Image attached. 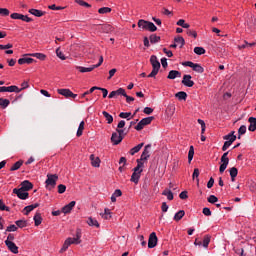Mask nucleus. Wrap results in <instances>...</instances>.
Here are the masks:
<instances>
[{"mask_svg":"<svg viewBox=\"0 0 256 256\" xmlns=\"http://www.w3.org/2000/svg\"><path fill=\"white\" fill-rule=\"evenodd\" d=\"M13 193L17 195L18 199H22L23 201H25V199H29L27 191L21 190V188H14Z\"/></svg>","mask_w":256,"mask_h":256,"instance_id":"9d476101","label":"nucleus"},{"mask_svg":"<svg viewBox=\"0 0 256 256\" xmlns=\"http://www.w3.org/2000/svg\"><path fill=\"white\" fill-rule=\"evenodd\" d=\"M208 203H212L215 204L217 203V201H219V198H217V196L215 195H210L207 199Z\"/></svg>","mask_w":256,"mask_h":256,"instance_id":"6e6d98bb","label":"nucleus"},{"mask_svg":"<svg viewBox=\"0 0 256 256\" xmlns=\"http://www.w3.org/2000/svg\"><path fill=\"white\" fill-rule=\"evenodd\" d=\"M10 17L11 19H20V21H25V23H31V21H33V19L29 18V16L20 13H12Z\"/></svg>","mask_w":256,"mask_h":256,"instance_id":"1a4fd4ad","label":"nucleus"},{"mask_svg":"<svg viewBox=\"0 0 256 256\" xmlns=\"http://www.w3.org/2000/svg\"><path fill=\"white\" fill-rule=\"evenodd\" d=\"M198 123H199V125H201V133L203 135V133H205V129H206L205 121L198 119Z\"/></svg>","mask_w":256,"mask_h":256,"instance_id":"69168bd1","label":"nucleus"},{"mask_svg":"<svg viewBox=\"0 0 256 256\" xmlns=\"http://www.w3.org/2000/svg\"><path fill=\"white\" fill-rule=\"evenodd\" d=\"M102 115L105 117V119L109 125H111V123H113V116L111 114H109L107 111H103Z\"/></svg>","mask_w":256,"mask_h":256,"instance_id":"f704fd0d","label":"nucleus"},{"mask_svg":"<svg viewBox=\"0 0 256 256\" xmlns=\"http://www.w3.org/2000/svg\"><path fill=\"white\" fill-rule=\"evenodd\" d=\"M187 35H189L190 37H194V39H197V32L194 30H188Z\"/></svg>","mask_w":256,"mask_h":256,"instance_id":"774afa93","label":"nucleus"},{"mask_svg":"<svg viewBox=\"0 0 256 256\" xmlns=\"http://www.w3.org/2000/svg\"><path fill=\"white\" fill-rule=\"evenodd\" d=\"M143 145H145V143H140L137 146L133 147L130 150V155H135V153H139L141 149H143Z\"/></svg>","mask_w":256,"mask_h":256,"instance_id":"c85d7f7f","label":"nucleus"},{"mask_svg":"<svg viewBox=\"0 0 256 256\" xmlns=\"http://www.w3.org/2000/svg\"><path fill=\"white\" fill-rule=\"evenodd\" d=\"M177 77H181V72L177 70H171L168 73L167 79H177Z\"/></svg>","mask_w":256,"mask_h":256,"instance_id":"393cba45","label":"nucleus"},{"mask_svg":"<svg viewBox=\"0 0 256 256\" xmlns=\"http://www.w3.org/2000/svg\"><path fill=\"white\" fill-rule=\"evenodd\" d=\"M25 63H26L27 65H31V63H35V59L24 57V58H20V59L18 60V64H19V65H25Z\"/></svg>","mask_w":256,"mask_h":256,"instance_id":"5701e85b","label":"nucleus"},{"mask_svg":"<svg viewBox=\"0 0 256 256\" xmlns=\"http://www.w3.org/2000/svg\"><path fill=\"white\" fill-rule=\"evenodd\" d=\"M21 191H31L33 189V183H31L29 180H24L20 184Z\"/></svg>","mask_w":256,"mask_h":256,"instance_id":"ddd939ff","label":"nucleus"},{"mask_svg":"<svg viewBox=\"0 0 256 256\" xmlns=\"http://www.w3.org/2000/svg\"><path fill=\"white\" fill-rule=\"evenodd\" d=\"M245 133H247V126H240V128L238 129V139H241V135H245Z\"/></svg>","mask_w":256,"mask_h":256,"instance_id":"37998d69","label":"nucleus"},{"mask_svg":"<svg viewBox=\"0 0 256 256\" xmlns=\"http://www.w3.org/2000/svg\"><path fill=\"white\" fill-rule=\"evenodd\" d=\"M21 165H23V160H19L16 163L13 164V166L10 168V171H17L21 169Z\"/></svg>","mask_w":256,"mask_h":256,"instance_id":"58836bf2","label":"nucleus"},{"mask_svg":"<svg viewBox=\"0 0 256 256\" xmlns=\"http://www.w3.org/2000/svg\"><path fill=\"white\" fill-rule=\"evenodd\" d=\"M194 155H195V148L193 146H190V149L188 152V163H191V161H193Z\"/></svg>","mask_w":256,"mask_h":256,"instance_id":"79ce46f5","label":"nucleus"},{"mask_svg":"<svg viewBox=\"0 0 256 256\" xmlns=\"http://www.w3.org/2000/svg\"><path fill=\"white\" fill-rule=\"evenodd\" d=\"M75 205H77V202L71 201L69 204L65 205L62 208V213H64L65 215H67L68 213H71V211H73V208L75 207Z\"/></svg>","mask_w":256,"mask_h":256,"instance_id":"f3484780","label":"nucleus"},{"mask_svg":"<svg viewBox=\"0 0 256 256\" xmlns=\"http://www.w3.org/2000/svg\"><path fill=\"white\" fill-rule=\"evenodd\" d=\"M98 13H100V15H106V13H111V8L102 7L98 10Z\"/></svg>","mask_w":256,"mask_h":256,"instance_id":"8fccbe9b","label":"nucleus"},{"mask_svg":"<svg viewBox=\"0 0 256 256\" xmlns=\"http://www.w3.org/2000/svg\"><path fill=\"white\" fill-rule=\"evenodd\" d=\"M176 45H180V49L185 45V39L182 36H178L174 39Z\"/></svg>","mask_w":256,"mask_h":256,"instance_id":"72a5a7b5","label":"nucleus"},{"mask_svg":"<svg viewBox=\"0 0 256 256\" xmlns=\"http://www.w3.org/2000/svg\"><path fill=\"white\" fill-rule=\"evenodd\" d=\"M76 3L81 7H87L88 9L91 8V4L83 1V0H76Z\"/></svg>","mask_w":256,"mask_h":256,"instance_id":"4d7b16f0","label":"nucleus"},{"mask_svg":"<svg viewBox=\"0 0 256 256\" xmlns=\"http://www.w3.org/2000/svg\"><path fill=\"white\" fill-rule=\"evenodd\" d=\"M97 89H101V88H99L97 86H94V87L90 88V90H88V91H86L82 94V97H87V95L93 93V91H97Z\"/></svg>","mask_w":256,"mask_h":256,"instance_id":"13d9d810","label":"nucleus"},{"mask_svg":"<svg viewBox=\"0 0 256 256\" xmlns=\"http://www.w3.org/2000/svg\"><path fill=\"white\" fill-rule=\"evenodd\" d=\"M153 119H155V117H153V116L143 118V119L135 126L136 131H142V129H143L145 126L151 125V122L153 121Z\"/></svg>","mask_w":256,"mask_h":256,"instance_id":"423d86ee","label":"nucleus"},{"mask_svg":"<svg viewBox=\"0 0 256 256\" xmlns=\"http://www.w3.org/2000/svg\"><path fill=\"white\" fill-rule=\"evenodd\" d=\"M9 9L7 8H0V15H2V17H9Z\"/></svg>","mask_w":256,"mask_h":256,"instance_id":"bf43d9fd","label":"nucleus"},{"mask_svg":"<svg viewBox=\"0 0 256 256\" xmlns=\"http://www.w3.org/2000/svg\"><path fill=\"white\" fill-rule=\"evenodd\" d=\"M85 130V121H81L76 133L77 137H81V135H83V131Z\"/></svg>","mask_w":256,"mask_h":256,"instance_id":"7c9ffc66","label":"nucleus"},{"mask_svg":"<svg viewBox=\"0 0 256 256\" xmlns=\"http://www.w3.org/2000/svg\"><path fill=\"white\" fill-rule=\"evenodd\" d=\"M157 234L155 232H152L148 239V249H154V247H157Z\"/></svg>","mask_w":256,"mask_h":256,"instance_id":"6e6552de","label":"nucleus"},{"mask_svg":"<svg viewBox=\"0 0 256 256\" xmlns=\"http://www.w3.org/2000/svg\"><path fill=\"white\" fill-rule=\"evenodd\" d=\"M37 207H39V203L26 206L24 208V211H26L24 215H29V213H31V211H33L34 209H37Z\"/></svg>","mask_w":256,"mask_h":256,"instance_id":"a878e982","label":"nucleus"},{"mask_svg":"<svg viewBox=\"0 0 256 256\" xmlns=\"http://www.w3.org/2000/svg\"><path fill=\"white\" fill-rule=\"evenodd\" d=\"M209 243H211V236H209V235L204 236L203 247H205V249H207V247H209Z\"/></svg>","mask_w":256,"mask_h":256,"instance_id":"de8ad7c7","label":"nucleus"},{"mask_svg":"<svg viewBox=\"0 0 256 256\" xmlns=\"http://www.w3.org/2000/svg\"><path fill=\"white\" fill-rule=\"evenodd\" d=\"M192 179H196L197 185H199V168H195L192 174Z\"/></svg>","mask_w":256,"mask_h":256,"instance_id":"5fc2aeb1","label":"nucleus"},{"mask_svg":"<svg viewBox=\"0 0 256 256\" xmlns=\"http://www.w3.org/2000/svg\"><path fill=\"white\" fill-rule=\"evenodd\" d=\"M76 69L80 72V73H91V71H93V69H97V66L92 65L91 67H83V66H76Z\"/></svg>","mask_w":256,"mask_h":256,"instance_id":"aec40b11","label":"nucleus"},{"mask_svg":"<svg viewBox=\"0 0 256 256\" xmlns=\"http://www.w3.org/2000/svg\"><path fill=\"white\" fill-rule=\"evenodd\" d=\"M150 63L152 65V71L148 75V77H155L157 73H159V70L161 69V63L159 62V59H157V56L152 55L150 57Z\"/></svg>","mask_w":256,"mask_h":256,"instance_id":"7ed1b4c3","label":"nucleus"},{"mask_svg":"<svg viewBox=\"0 0 256 256\" xmlns=\"http://www.w3.org/2000/svg\"><path fill=\"white\" fill-rule=\"evenodd\" d=\"M15 223L20 229H23V227H27V221L25 220H17Z\"/></svg>","mask_w":256,"mask_h":256,"instance_id":"603ef678","label":"nucleus"},{"mask_svg":"<svg viewBox=\"0 0 256 256\" xmlns=\"http://www.w3.org/2000/svg\"><path fill=\"white\" fill-rule=\"evenodd\" d=\"M149 149H151V144L145 146L144 151L141 154L140 161H147L151 154H149Z\"/></svg>","mask_w":256,"mask_h":256,"instance_id":"dca6fc26","label":"nucleus"},{"mask_svg":"<svg viewBox=\"0 0 256 256\" xmlns=\"http://www.w3.org/2000/svg\"><path fill=\"white\" fill-rule=\"evenodd\" d=\"M58 93L66 98L72 97L75 99L77 97V94H73L69 89H58Z\"/></svg>","mask_w":256,"mask_h":256,"instance_id":"2eb2a0df","label":"nucleus"},{"mask_svg":"<svg viewBox=\"0 0 256 256\" xmlns=\"http://www.w3.org/2000/svg\"><path fill=\"white\" fill-rule=\"evenodd\" d=\"M248 122L250 123L248 130L251 132L256 131V118L255 117H250L248 119Z\"/></svg>","mask_w":256,"mask_h":256,"instance_id":"b1692460","label":"nucleus"},{"mask_svg":"<svg viewBox=\"0 0 256 256\" xmlns=\"http://www.w3.org/2000/svg\"><path fill=\"white\" fill-rule=\"evenodd\" d=\"M194 53H196V55H205V48L195 47L194 48Z\"/></svg>","mask_w":256,"mask_h":256,"instance_id":"3c124183","label":"nucleus"},{"mask_svg":"<svg viewBox=\"0 0 256 256\" xmlns=\"http://www.w3.org/2000/svg\"><path fill=\"white\" fill-rule=\"evenodd\" d=\"M162 195H164L165 197H167L168 201H173V192L171 190H167L165 189L162 192Z\"/></svg>","mask_w":256,"mask_h":256,"instance_id":"4c0bfd02","label":"nucleus"},{"mask_svg":"<svg viewBox=\"0 0 256 256\" xmlns=\"http://www.w3.org/2000/svg\"><path fill=\"white\" fill-rule=\"evenodd\" d=\"M138 27L139 29H143V31H150V33H155V31H157V26H155L153 22L143 19L138 21Z\"/></svg>","mask_w":256,"mask_h":256,"instance_id":"f03ea898","label":"nucleus"},{"mask_svg":"<svg viewBox=\"0 0 256 256\" xmlns=\"http://www.w3.org/2000/svg\"><path fill=\"white\" fill-rule=\"evenodd\" d=\"M0 211H11V209L5 205V202L0 200Z\"/></svg>","mask_w":256,"mask_h":256,"instance_id":"680f3d73","label":"nucleus"},{"mask_svg":"<svg viewBox=\"0 0 256 256\" xmlns=\"http://www.w3.org/2000/svg\"><path fill=\"white\" fill-rule=\"evenodd\" d=\"M87 223L90 227H99V222L95 218H88Z\"/></svg>","mask_w":256,"mask_h":256,"instance_id":"c9c22d12","label":"nucleus"},{"mask_svg":"<svg viewBox=\"0 0 256 256\" xmlns=\"http://www.w3.org/2000/svg\"><path fill=\"white\" fill-rule=\"evenodd\" d=\"M183 67H191L196 73H204L205 69L200 64H195L192 61L182 62Z\"/></svg>","mask_w":256,"mask_h":256,"instance_id":"39448f33","label":"nucleus"},{"mask_svg":"<svg viewBox=\"0 0 256 256\" xmlns=\"http://www.w3.org/2000/svg\"><path fill=\"white\" fill-rule=\"evenodd\" d=\"M117 95H122L123 97H127V92H125V89L119 88L118 90L112 91L109 94V99H113V97H117Z\"/></svg>","mask_w":256,"mask_h":256,"instance_id":"4468645a","label":"nucleus"},{"mask_svg":"<svg viewBox=\"0 0 256 256\" xmlns=\"http://www.w3.org/2000/svg\"><path fill=\"white\" fill-rule=\"evenodd\" d=\"M119 117L121 119H127V121H130V119H133V116L131 117V112H121L119 114ZM129 117H131V118H129Z\"/></svg>","mask_w":256,"mask_h":256,"instance_id":"c03bdc74","label":"nucleus"},{"mask_svg":"<svg viewBox=\"0 0 256 256\" xmlns=\"http://www.w3.org/2000/svg\"><path fill=\"white\" fill-rule=\"evenodd\" d=\"M238 173H239V170H237V168L232 167V168L230 169L231 181H235V177H237Z\"/></svg>","mask_w":256,"mask_h":256,"instance_id":"ea45409f","label":"nucleus"},{"mask_svg":"<svg viewBox=\"0 0 256 256\" xmlns=\"http://www.w3.org/2000/svg\"><path fill=\"white\" fill-rule=\"evenodd\" d=\"M90 161L92 167H100L101 165V159H99V157H95L93 154L90 155Z\"/></svg>","mask_w":256,"mask_h":256,"instance_id":"4be33fe9","label":"nucleus"},{"mask_svg":"<svg viewBox=\"0 0 256 256\" xmlns=\"http://www.w3.org/2000/svg\"><path fill=\"white\" fill-rule=\"evenodd\" d=\"M182 217H185L184 210H180L174 215V221H181Z\"/></svg>","mask_w":256,"mask_h":256,"instance_id":"e433bc0d","label":"nucleus"},{"mask_svg":"<svg viewBox=\"0 0 256 256\" xmlns=\"http://www.w3.org/2000/svg\"><path fill=\"white\" fill-rule=\"evenodd\" d=\"M191 79V75L185 74L182 79V85H185V87H193V85H195V82Z\"/></svg>","mask_w":256,"mask_h":256,"instance_id":"f8f14e48","label":"nucleus"},{"mask_svg":"<svg viewBox=\"0 0 256 256\" xmlns=\"http://www.w3.org/2000/svg\"><path fill=\"white\" fill-rule=\"evenodd\" d=\"M175 97L179 99V101H186L187 100V92L180 91L175 94Z\"/></svg>","mask_w":256,"mask_h":256,"instance_id":"473e14b6","label":"nucleus"},{"mask_svg":"<svg viewBox=\"0 0 256 256\" xmlns=\"http://www.w3.org/2000/svg\"><path fill=\"white\" fill-rule=\"evenodd\" d=\"M17 229H18V227L15 224H12L6 228L5 234L15 232V231H17Z\"/></svg>","mask_w":256,"mask_h":256,"instance_id":"864d4df0","label":"nucleus"},{"mask_svg":"<svg viewBox=\"0 0 256 256\" xmlns=\"http://www.w3.org/2000/svg\"><path fill=\"white\" fill-rule=\"evenodd\" d=\"M43 222V218L41 217V213H36L34 216V223L36 227H39Z\"/></svg>","mask_w":256,"mask_h":256,"instance_id":"c756f323","label":"nucleus"},{"mask_svg":"<svg viewBox=\"0 0 256 256\" xmlns=\"http://www.w3.org/2000/svg\"><path fill=\"white\" fill-rule=\"evenodd\" d=\"M0 93H21V89L19 87L12 86H0Z\"/></svg>","mask_w":256,"mask_h":256,"instance_id":"0eeeda50","label":"nucleus"},{"mask_svg":"<svg viewBox=\"0 0 256 256\" xmlns=\"http://www.w3.org/2000/svg\"><path fill=\"white\" fill-rule=\"evenodd\" d=\"M29 13L34 15V17H43V15H45V12L33 8L29 10Z\"/></svg>","mask_w":256,"mask_h":256,"instance_id":"bb28decb","label":"nucleus"},{"mask_svg":"<svg viewBox=\"0 0 256 256\" xmlns=\"http://www.w3.org/2000/svg\"><path fill=\"white\" fill-rule=\"evenodd\" d=\"M161 41V37L155 35V34H152L150 35V43H159Z\"/></svg>","mask_w":256,"mask_h":256,"instance_id":"09e8293b","label":"nucleus"},{"mask_svg":"<svg viewBox=\"0 0 256 256\" xmlns=\"http://www.w3.org/2000/svg\"><path fill=\"white\" fill-rule=\"evenodd\" d=\"M221 165L219 168L220 173H225V169H227V166L229 165V158H222L221 157Z\"/></svg>","mask_w":256,"mask_h":256,"instance_id":"412c9836","label":"nucleus"},{"mask_svg":"<svg viewBox=\"0 0 256 256\" xmlns=\"http://www.w3.org/2000/svg\"><path fill=\"white\" fill-rule=\"evenodd\" d=\"M103 219H111V210L109 208H105L104 213L100 214Z\"/></svg>","mask_w":256,"mask_h":256,"instance_id":"a18cd8bd","label":"nucleus"},{"mask_svg":"<svg viewBox=\"0 0 256 256\" xmlns=\"http://www.w3.org/2000/svg\"><path fill=\"white\" fill-rule=\"evenodd\" d=\"M202 213H203V215H205L206 217H211V215H212L211 209H209L208 207L203 208Z\"/></svg>","mask_w":256,"mask_h":256,"instance_id":"e2e57ef3","label":"nucleus"},{"mask_svg":"<svg viewBox=\"0 0 256 256\" xmlns=\"http://www.w3.org/2000/svg\"><path fill=\"white\" fill-rule=\"evenodd\" d=\"M139 179H141V174L137 172H133L130 181L132 183H135V185H137V183H139Z\"/></svg>","mask_w":256,"mask_h":256,"instance_id":"cd10ccee","label":"nucleus"},{"mask_svg":"<svg viewBox=\"0 0 256 256\" xmlns=\"http://www.w3.org/2000/svg\"><path fill=\"white\" fill-rule=\"evenodd\" d=\"M70 246H71L70 240L66 239L62 248L60 249V253H65V251H67V249H69Z\"/></svg>","mask_w":256,"mask_h":256,"instance_id":"a19ab883","label":"nucleus"},{"mask_svg":"<svg viewBox=\"0 0 256 256\" xmlns=\"http://www.w3.org/2000/svg\"><path fill=\"white\" fill-rule=\"evenodd\" d=\"M5 245L9 249V251H11V253H14L15 255L19 253V247H17V244H15L14 242L8 240L5 241Z\"/></svg>","mask_w":256,"mask_h":256,"instance_id":"9b49d317","label":"nucleus"},{"mask_svg":"<svg viewBox=\"0 0 256 256\" xmlns=\"http://www.w3.org/2000/svg\"><path fill=\"white\" fill-rule=\"evenodd\" d=\"M8 105H11V101H9V99L0 98V107L2 109H7Z\"/></svg>","mask_w":256,"mask_h":256,"instance_id":"2f4dec72","label":"nucleus"},{"mask_svg":"<svg viewBox=\"0 0 256 256\" xmlns=\"http://www.w3.org/2000/svg\"><path fill=\"white\" fill-rule=\"evenodd\" d=\"M24 57H36V59H39L40 61H45V59H47V56L43 53L25 54Z\"/></svg>","mask_w":256,"mask_h":256,"instance_id":"6ab92c4d","label":"nucleus"},{"mask_svg":"<svg viewBox=\"0 0 256 256\" xmlns=\"http://www.w3.org/2000/svg\"><path fill=\"white\" fill-rule=\"evenodd\" d=\"M143 113H145V115H151V113H153V108L145 107Z\"/></svg>","mask_w":256,"mask_h":256,"instance_id":"338daca9","label":"nucleus"},{"mask_svg":"<svg viewBox=\"0 0 256 256\" xmlns=\"http://www.w3.org/2000/svg\"><path fill=\"white\" fill-rule=\"evenodd\" d=\"M58 180L59 176H57V174H47V179L45 181L46 189H48V191L55 189Z\"/></svg>","mask_w":256,"mask_h":256,"instance_id":"20e7f679","label":"nucleus"},{"mask_svg":"<svg viewBox=\"0 0 256 256\" xmlns=\"http://www.w3.org/2000/svg\"><path fill=\"white\" fill-rule=\"evenodd\" d=\"M56 55L57 57H59V59H61L62 61H65V59H67V57H65V54H63V52L61 51V47H58L56 49Z\"/></svg>","mask_w":256,"mask_h":256,"instance_id":"49530a36","label":"nucleus"},{"mask_svg":"<svg viewBox=\"0 0 256 256\" xmlns=\"http://www.w3.org/2000/svg\"><path fill=\"white\" fill-rule=\"evenodd\" d=\"M224 145L222 146V151H227L235 141H237V136L235 135V131H231L229 134L223 136Z\"/></svg>","mask_w":256,"mask_h":256,"instance_id":"f257e3e1","label":"nucleus"},{"mask_svg":"<svg viewBox=\"0 0 256 256\" xmlns=\"http://www.w3.org/2000/svg\"><path fill=\"white\" fill-rule=\"evenodd\" d=\"M66 240H70V245H79L81 243V240H78L77 238H67Z\"/></svg>","mask_w":256,"mask_h":256,"instance_id":"052dcab7","label":"nucleus"},{"mask_svg":"<svg viewBox=\"0 0 256 256\" xmlns=\"http://www.w3.org/2000/svg\"><path fill=\"white\" fill-rule=\"evenodd\" d=\"M121 141H123V136L118 135L117 132H113L111 136V142L113 143V145H119Z\"/></svg>","mask_w":256,"mask_h":256,"instance_id":"a211bd4d","label":"nucleus"},{"mask_svg":"<svg viewBox=\"0 0 256 256\" xmlns=\"http://www.w3.org/2000/svg\"><path fill=\"white\" fill-rule=\"evenodd\" d=\"M65 191H67V186L63 184L58 185V193L63 194Z\"/></svg>","mask_w":256,"mask_h":256,"instance_id":"0e129e2a","label":"nucleus"}]
</instances>
